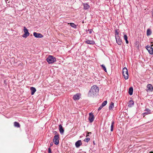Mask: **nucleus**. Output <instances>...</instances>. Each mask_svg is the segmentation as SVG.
<instances>
[{
  "instance_id": "nucleus-1",
  "label": "nucleus",
  "mask_w": 153,
  "mask_h": 153,
  "mask_svg": "<svg viewBox=\"0 0 153 153\" xmlns=\"http://www.w3.org/2000/svg\"><path fill=\"white\" fill-rule=\"evenodd\" d=\"M99 88L96 85H94L91 87L88 95V97H94L97 95L99 91Z\"/></svg>"
},
{
  "instance_id": "nucleus-2",
  "label": "nucleus",
  "mask_w": 153,
  "mask_h": 153,
  "mask_svg": "<svg viewBox=\"0 0 153 153\" xmlns=\"http://www.w3.org/2000/svg\"><path fill=\"white\" fill-rule=\"evenodd\" d=\"M46 60L49 64H51L56 61V58L52 56L49 55L47 58Z\"/></svg>"
},
{
  "instance_id": "nucleus-3",
  "label": "nucleus",
  "mask_w": 153,
  "mask_h": 153,
  "mask_svg": "<svg viewBox=\"0 0 153 153\" xmlns=\"http://www.w3.org/2000/svg\"><path fill=\"white\" fill-rule=\"evenodd\" d=\"M122 74L125 79H128V72L127 68L126 67H124L123 69Z\"/></svg>"
},
{
  "instance_id": "nucleus-4",
  "label": "nucleus",
  "mask_w": 153,
  "mask_h": 153,
  "mask_svg": "<svg viewBox=\"0 0 153 153\" xmlns=\"http://www.w3.org/2000/svg\"><path fill=\"white\" fill-rule=\"evenodd\" d=\"M59 134H57L55 135L53 137V141L54 143L56 145H57L59 143Z\"/></svg>"
},
{
  "instance_id": "nucleus-5",
  "label": "nucleus",
  "mask_w": 153,
  "mask_h": 153,
  "mask_svg": "<svg viewBox=\"0 0 153 153\" xmlns=\"http://www.w3.org/2000/svg\"><path fill=\"white\" fill-rule=\"evenodd\" d=\"M23 31L24 33L22 35V37L26 38L30 35L28 30L25 27H24Z\"/></svg>"
},
{
  "instance_id": "nucleus-6",
  "label": "nucleus",
  "mask_w": 153,
  "mask_h": 153,
  "mask_svg": "<svg viewBox=\"0 0 153 153\" xmlns=\"http://www.w3.org/2000/svg\"><path fill=\"white\" fill-rule=\"evenodd\" d=\"M146 48L148 51L149 54L152 55L153 54V48L152 47L147 45L146 47Z\"/></svg>"
},
{
  "instance_id": "nucleus-7",
  "label": "nucleus",
  "mask_w": 153,
  "mask_h": 153,
  "mask_svg": "<svg viewBox=\"0 0 153 153\" xmlns=\"http://www.w3.org/2000/svg\"><path fill=\"white\" fill-rule=\"evenodd\" d=\"M116 42L119 45H121L123 43L121 39L120 38L119 36H117L115 37Z\"/></svg>"
},
{
  "instance_id": "nucleus-8",
  "label": "nucleus",
  "mask_w": 153,
  "mask_h": 153,
  "mask_svg": "<svg viewBox=\"0 0 153 153\" xmlns=\"http://www.w3.org/2000/svg\"><path fill=\"white\" fill-rule=\"evenodd\" d=\"M94 119V116L93 114L91 113L89 114V117L88 120L90 123H92L93 122Z\"/></svg>"
},
{
  "instance_id": "nucleus-9",
  "label": "nucleus",
  "mask_w": 153,
  "mask_h": 153,
  "mask_svg": "<svg viewBox=\"0 0 153 153\" xmlns=\"http://www.w3.org/2000/svg\"><path fill=\"white\" fill-rule=\"evenodd\" d=\"M33 36L37 38H41L43 36L42 34L40 33H38L36 32H34L33 33Z\"/></svg>"
},
{
  "instance_id": "nucleus-10",
  "label": "nucleus",
  "mask_w": 153,
  "mask_h": 153,
  "mask_svg": "<svg viewBox=\"0 0 153 153\" xmlns=\"http://www.w3.org/2000/svg\"><path fill=\"white\" fill-rule=\"evenodd\" d=\"M147 89L146 90L147 92L152 91L153 88L152 85L151 84H148L147 86Z\"/></svg>"
},
{
  "instance_id": "nucleus-11",
  "label": "nucleus",
  "mask_w": 153,
  "mask_h": 153,
  "mask_svg": "<svg viewBox=\"0 0 153 153\" xmlns=\"http://www.w3.org/2000/svg\"><path fill=\"white\" fill-rule=\"evenodd\" d=\"M59 129L61 134H63L64 132V130L62 125H59Z\"/></svg>"
},
{
  "instance_id": "nucleus-12",
  "label": "nucleus",
  "mask_w": 153,
  "mask_h": 153,
  "mask_svg": "<svg viewBox=\"0 0 153 153\" xmlns=\"http://www.w3.org/2000/svg\"><path fill=\"white\" fill-rule=\"evenodd\" d=\"M82 144L81 141V140H79L76 141L75 143V146L76 148L79 147Z\"/></svg>"
},
{
  "instance_id": "nucleus-13",
  "label": "nucleus",
  "mask_w": 153,
  "mask_h": 153,
  "mask_svg": "<svg viewBox=\"0 0 153 153\" xmlns=\"http://www.w3.org/2000/svg\"><path fill=\"white\" fill-rule=\"evenodd\" d=\"M73 98L74 100H78L79 99V94H76L73 96Z\"/></svg>"
},
{
  "instance_id": "nucleus-14",
  "label": "nucleus",
  "mask_w": 153,
  "mask_h": 153,
  "mask_svg": "<svg viewBox=\"0 0 153 153\" xmlns=\"http://www.w3.org/2000/svg\"><path fill=\"white\" fill-rule=\"evenodd\" d=\"M30 90L31 91V94L33 95L34 94V93L36 91V89L35 88L33 87H31L30 88Z\"/></svg>"
},
{
  "instance_id": "nucleus-15",
  "label": "nucleus",
  "mask_w": 153,
  "mask_h": 153,
  "mask_svg": "<svg viewBox=\"0 0 153 153\" xmlns=\"http://www.w3.org/2000/svg\"><path fill=\"white\" fill-rule=\"evenodd\" d=\"M85 42L87 44L90 45H94L95 44V42L94 41L88 40L85 41Z\"/></svg>"
},
{
  "instance_id": "nucleus-16",
  "label": "nucleus",
  "mask_w": 153,
  "mask_h": 153,
  "mask_svg": "<svg viewBox=\"0 0 153 153\" xmlns=\"http://www.w3.org/2000/svg\"><path fill=\"white\" fill-rule=\"evenodd\" d=\"M145 111V112L143 114L144 115L148 114L151 113V110L147 108L146 109Z\"/></svg>"
},
{
  "instance_id": "nucleus-17",
  "label": "nucleus",
  "mask_w": 153,
  "mask_h": 153,
  "mask_svg": "<svg viewBox=\"0 0 153 153\" xmlns=\"http://www.w3.org/2000/svg\"><path fill=\"white\" fill-rule=\"evenodd\" d=\"M134 105V102L133 100H130L128 103V106L129 107H131L132 106Z\"/></svg>"
},
{
  "instance_id": "nucleus-18",
  "label": "nucleus",
  "mask_w": 153,
  "mask_h": 153,
  "mask_svg": "<svg viewBox=\"0 0 153 153\" xmlns=\"http://www.w3.org/2000/svg\"><path fill=\"white\" fill-rule=\"evenodd\" d=\"M83 5L84 6V9L85 10H87L90 7L89 5L87 3H84Z\"/></svg>"
},
{
  "instance_id": "nucleus-19",
  "label": "nucleus",
  "mask_w": 153,
  "mask_h": 153,
  "mask_svg": "<svg viewBox=\"0 0 153 153\" xmlns=\"http://www.w3.org/2000/svg\"><path fill=\"white\" fill-rule=\"evenodd\" d=\"M14 126L16 127H20V124L18 122H15L14 123Z\"/></svg>"
},
{
  "instance_id": "nucleus-20",
  "label": "nucleus",
  "mask_w": 153,
  "mask_h": 153,
  "mask_svg": "<svg viewBox=\"0 0 153 153\" xmlns=\"http://www.w3.org/2000/svg\"><path fill=\"white\" fill-rule=\"evenodd\" d=\"M133 89L132 87L130 88L128 90V94L131 95L133 94Z\"/></svg>"
},
{
  "instance_id": "nucleus-21",
  "label": "nucleus",
  "mask_w": 153,
  "mask_h": 153,
  "mask_svg": "<svg viewBox=\"0 0 153 153\" xmlns=\"http://www.w3.org/2000/svg\"><path fill=\"white\" fill-rule=\"evenodd\" d=\"M114 120H112L111 122V131H112L113 130V128L114 125Z\"/></svg>"
},
{
  "instance_id": "nucleus-22",
  "label": "nucleus",
  "mask_w": 153,
  "mask_h": 153,
  "mask_svg": "<svg viewBox=\"0 0 153 153\" xmlns=\"http://www.w3.org/2000/svg\"><path fill=\"white\" fill-rule=\"evenodd\" d=\"M114 107V103L112 102H111L110 104V105L109 107V110H111Z\"/></svg>"
},
{
  "instance_id": "nucleus-23",
  "label": "nucleus",
  "mask_w": 153,
  "mask_h": 153,
  "mask_svg": "<svg viewBox=\"0 0 153 153\" xmlns=\"http://www.w3.org/2000/svg\"><path fill=\"white\" fill-rule=\"evenodd\" d=\"M152 34V31L150 29H148L147 30V35L150 36Z\"/></svg>"
},
{
  "instance_id": "nucleus-24",
  "label": "nucleus",
  "mask_w": 153,
  "mask_h": 153,
  "mask_svg": "<svg viewBox=\"0 0 153 153\" xmlns=\"http://www.w3.org/2000/svg\"><path fill=\"white\" fill-rule=\"evenodd\" d=\"M124 39L125 40L126 44L128 43V37L125 34L124 35Z\"/></svg>"
},
{
  "instance_id": "nucleus-25",
  "label": "nucleus",
  "mask_w": 153,
  "mask_h": 153,
  "mask_svg": "<svg viewBox=\"0 0 153 153\" xmlns=\"http://www.w3.org/2000/svg\"><path fill=\"white\" fill-rule=\"evenodd\" d=\"M107 102L106 100L105 101L102 102L101 105L103 107L106 105Z\"/></svg>"
},
{
  "instance_id": "nucleus-26",
  "label": "nucleus",
  "mask_w": 153,
  "mask_h": 153,
  "mask_svg": "<svg viewBox=\"0 0 153 153\" xmlns=\"http://www.w3.org/2000/svg\"><path fill=\"white\" fill-rule=\"evenodd\" d=\"M70 26L74 28H76V25L74 23H70Z\"/></svg>"
},
{
  "instance_id": "nucleus-27",
  "label": "nucleus",
  "mask_w": 153,
  "mask_h": 153,
  "mask_svg": "<svg viewBox=\"0 0 153 153\" xmlns=\"http://www.w3.org/2000/svg\"><path fill=\"white\" fill-rule=\"evenodd\" d=\"M102 68L103 69V70L105 72H107L106 68L105 66L104 65H101Z\"/></svg>"
},
{
  "instance_id": "nucleus-28",
  "label": "nucleus",
  "mask_w": 153,
  "mask_h": 153,
  "mask_svg": "<svg viewBox=\"0 0 153 153\" xmlns=\"http://www.w3.org/2000/svg\"><path fill=\"white\" fill-rule=\"evenodd\" d=\"M118 30L117 29H116L115 30V37L117 36H118V34H119V32L118 31Z\"/></svg>"
},
{
  "instance_id": "nucleus-29",
  "label": "nucleus",
  "mask_w": 153,
  "mask_h": 153,
  "mask_svg": "<svg viewBox=\"0 0 153 153\" xmlns=\"http://www.w3.org/2000/svg\"><path fill=\"white\" fill-rule=\"evenodd\" d=\"M90 140V138H85L84 141L85 142H88Z\"/></svg>"
},
{
  "instance_id": "nucleus-30",
  "label": "nucleus",
  "mask_w": 153,
  "mask_h": 153,
  "mask_svg": "<svg viewBox=\"0 0 153 153\" xmlns=\"http://www.w3.org/2000/svg\"><path fill=\"white\" fill-rule=\"evenodd\" d=\"M103 107L101 105L98 108V111H100V110Z\"/></svg>"
},
{
  "instance_id": "nucleus-31",
  "label": "nucleus",
  "mask_w": 153,
  "mask_h": 153,
  "mask_svg": "<svg viewBox=\"0 0 153 153\" xmlns=\"http://www.w3.org/2000/svg\"><path fill=\"white\" fill-rule=\"evenodd\" d=\"M88 31H89V33L90 34H91L92 33V30L91 29H88Z\"/></svg>"
},
{
  "instance_id": "nucleus-32",
  "label": "nucleus",
  "mask_w": 153,
  "mask_h": 153,
  "mask_svg": "<svg viewBox=\"0 0 153 153\" xmlns=\"http://www.w3.org/2000/svg\"><path fill=\"white\" fill-rule=\"evenodd\" d=\"M48 153H52L51 151L50 148L48 149Z\"/></svg>"
},
{
  "instance_id": "nucleus-33",
  "label": "nucleus",
  "mask_w": 153,
  "mask_h": 153,
  "mask_svg": "<svg viewBox=\"0 0 153 153\" xmlns=\"http://www.w3.org/2000/svg\"><path fill=\"white\" fill-rule=\"evenodd\" d=\"M91 132H87V134L86 135V137H88L89 136V134H91Z\"/></svg>"
},
{
  "instance_id": "nucleus-34",
  "label": "nucleus",
  "mask_w": 153,
  "mask_h": 153,
  "mask_svg": "<svg viewBox=\"0 0 153 153\" xmlns=\"http://www.w3.org/2000/svg\"><path fill=\"white\" fill-rule=\"evenodd\" d=\"M53 134H55V135L58 134V133H57V132L56 131H54L53 132Z\"/></svg>"
},
{
  "instance_id": "nucleus-35",
  "label": "nucleus",
  "mask_w": 153,
  "mask_h": 153,
  "mask_svg": "<svg viewBox=\"0 0 153 153\" xmlns=\"http://www.w3.org/2000/svg\"><path fill=\"white\" fill-rule=\"evenodd\" d=\"M53 143L52 142H51L50 144V147L52 146H53Z\"/></svg>"
},
{
  "instance_id": "nucleus-36",
  "label": "nucleus",
  "mask_w": 153,
  "mask_h": 153,
  "mask_svg": "<svg viewBox=\"0 0 153 153\" xmlns=\"http://www.w3.org/2000/svg\"><path fill=\"white\" fill-rule=\"evenodd\" d=\"M149 153H153V151H150V152H149Z\"/></svg>"
},
{
  "instance_id": "nucleus-37",
  "label": "nucleus",
  "mask_w": 153,
  "mask_h": 153,
  "mask_svg": "<svg viewBox=\"0 0 153 153\" xmlns=\"http://www.w3.org/2000/svg\"><path fill=\"white\" fill-rule=\"evenodd\" d=\"M93 143H94V145H95V143H94V141H93Z\"/></svg>"
},
{
  "instance_id": "nucleus-38",
  "label": "nucleus",
  "mask_w": 153,
  "mask_h": 153,
  "mask_svg": "<svg viewBox=\"0 0 153 153\" xmlns=\"http://www.w3.org/2000/svg\"><path fill=\"white\" fill-rule=\"evenodd\" d=\"M153 46V45H151V47H152V46Z\"/></svg>"
}]
</instances>
